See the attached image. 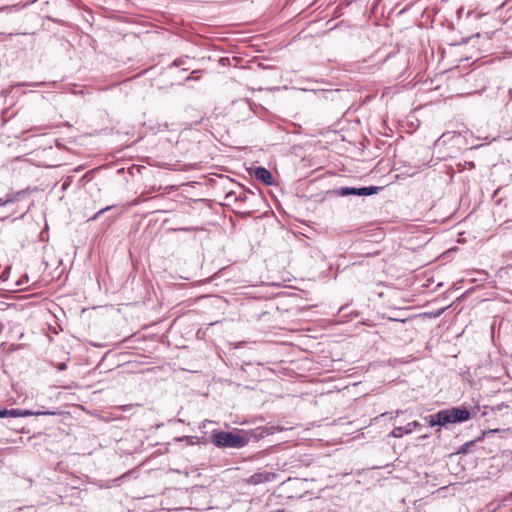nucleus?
I'll return each mask as SVG.
<instances>
[{
  "instance_id": "nucleus-1",
  "label": "nucleus",
  "mask_w": 512,
  "mask_h": 512,
  "mask_svg": "<svg viewBox=\"0 0 512 512\" xmlns=\"http://www.w3.org/2000/svg\"><path fill=\"white\" fill-rule=\"evenodd\" d=\"M471 418L470 411L465 407H452L443 409L426 419L430 426H445L447 424L461 423Z\"/></svg>"
},
{
  "instance_id": "nucleus-2",
  "label": "nucleus",
  "mask_w": 512,
  "mask_h": 512,
  "mask_svg": "<svg viewBox=\"0 0 512 512\" xmlns=\"http://www.w3.org/2000/svg\"><path fill=\"white\" fill-rule=\"evenodd\" d=\"M471 418L470 411L465 407H452L443 409L426 419L430 426H445L447 424L461 423Z\"/></svg>"
},
{
  "instance_id": "nucleus-3",
  "label": "nucleus",
  "mask_w": 512,
  "mask_h": 512,
  "mask_svg": "<svg viewBox=\"0 0 512 512\" xmlns=\"http://www.w3.org/2000/svg\"><path fill=\"white\" fill-rule=\"evenodd\" d=\"M212 443L221 448L240 449L249 443L248 433L243 430L238 433L214 430L211 435Z\"/></svg>"
},
{
  "instance_id": "nucleus-4",
  "label": "nucleus",
  "mask_w": 512,
  "mask_h": 512,
  "mask_svg": "<svg viewBox=\"0 0 512 512\" xmlns=\"http://www.w3.org/2000/svg\"><path fill=\"white\" fill-rule=\"evenodd\" d=\"M380 187L368 186V187H340L335 190V194L338 196H370L376 194Z\"/></svg>"
},
{
  "instance_id": "nucleus-5",
  "label": "nucleus",
  "mask_w": 512,
  "mask_h": 512,
  "mask_svg": "<svg viewBox=\"0 0 512 512\" xmlns=\"http://www.w3.org/2000/svg\"><path fill=\"white\" fill-rule=\"evenodd\" d=\"M2 412L5 414L2 415L4 417H28V416H40V415H55V412L52 411H31V410H22V409H2Z\"/></svg>"
},
{
  "instance_id": "nucleus-6",
  "label": "nucleus",
  "mask_w": 512,
  "mask_h": 512,
  "mask_svg": "<svg viewBox=\"0 0 512 512\" xmlns=\"http://www.w3.org/2000/svg\"><path fill=\"white\" fill-rule=\"evenodd\" d=\"M276 478H277V474L274 472H267V471L257 472L248 478L247 483L251 484V485H258V484H263V483H267V482H272Z\"/></svg>"
},
{
  "instance_id": "nucleus-7",
  "label": "nucleus",
  "mask_w": 512,
  "mask_h": 512,
  "mask_svg": "<svg viewBox=\"0 0 512 512\" xmlns=\"http://www.w3.org/2000/svg\"><path fill=\"white\" fill-rule=\"evenodd\" d=\"M254 177L266 185H271L273 182L271 172L265 167H256L254 170Z\"/></svg>"
},
{
  "instance_id": "nucleus-8",
  "label": "nucleus",
  "mask_w": 512,
  "mask_h": 512,
  "mask_svg": "<svg viewBox=\"0 0 512 512\" xmlns=\"http://www.w3.org/2000/svg\"><path fill=\"white\" fill-rule=\"evenodd\" d=\"M282 429H279V427L275 426H265V427H257L255 430H253V437L260 439L264 438L268 435H272L277 431H281Z\"/></svg>"
},
{
  "instance_id": "nucleus-9",
  "label": "nucleus",
  "mask_w": 512,
  "mask_h": 512,
  "mask_svg": "<svg viewBox=\"0 0 512 512\" xmlns=\"http://www.w3.org/2000/svg\"><path fill=\"white\" fill-rule=\"evenodd\" d=\"M493 94L497 96H501V103L508 104L510 101H512V87H509L507 90H505L502 87H497V90L493 92Z\"/></svg>"
},
{
  "instance_id": "nucleus-10",
  "label": "nucleus",
  "mask_w": 512,
  "mask_h": 512,
  "mask_svg": "<svg viewBox=\"0 0 512 512\" xmlns=\"http://www.w3.org/2000/svg\"><path fill=\"white\" fill-rule=\"evenodd\" d=\"M405 426L402 427V426H398V427H395L389 434V436L391 437H394V438H401L403 435H405Z\"/></svg>"
},
{
  "instance_id": "nucleus-11",
  "label": "nucleus",
  "mask_w": 512,
  "mask_h": 512,
  "mask_svg": "<svg viewBox=\"0 0 512 512\" xmlns=\"http://www.w3.org/2000/svg\"><path fill=\"white\" fill-rule=\"evenodd\" d=\"M420 423L418 421H412L410 423H408L406 426H405V433L406 434H410L412 433V431L417 428V427H420Z\"/></svg>"
},
{
  "instance_id": "nucleus-12",
  "label": "nucleus",
  "mask_w": 512,
  "mask_h": 512,
  "mask_svg": "<svg viewBox=\"0 0 512 512\" xmlns=\"http://www.w3.org/2000/svg\"><path fill=\"white\" fill-rule=\"evenodd\" d=\"M188 60V56L180 57L172 62V64L169 66V68L172 67H179L184 64H186V61Z\"/></svg>"
},
{
  "instance_id": "nucleus-13",
  "label": "nucleus",
  "mask_w": 512,
  "mask_h": 512,
  "mask_svg": "<svg viewBox=\"0 0 512 512\" xmlns=\"http://www.w3.org/2000/svg\"><path fill=\"white\" fill-rule=\"evenodd\" d=\"M114 207H115L114 205H111V206H107L105 208L100 209L95 215H93L92 217L89 218V221H94V220L98 219L100 215L111 210Z\"/></svg>"
},
{
  "instance_id": "nucleus-14",
  "label": "nucleus",
  "mask_w": 512,
  "mask_h": 512,
  "mask_svg": "<svg viewBox=\"0 0 512 512\" xmlns=\"http://www.w3.org/2000/svg\"><path fill=\"white\" fill-rule=\"evenodd\" d=\"M507 407H508V405H506L504 403L497 404V405L492 407V411L493 412L501 411L503 408H507Z\"/></svg>"
},
{
  "instance_id": "nucleus-15",
  "label": "nucleus",
  "mask_w": 512,
  "mask_h": 512,
  "mask_svg": "<svg viewBox=\"0 0 512 512\" xmlns=\"http://www.w3.org/2000/svg\"><path fill=\"white\" fill-rule=\"evenodd\" d=\"M13 201H14V197H12L11 195H8L5 200L0 198V206L1 205H5V204L10 203V202H13Z\"/></svg>"
},
{
  "instance_id": "nucleus-16",
  "label": "nucleus",
  "mask_w": 512,
  "mask_h": 512,
  "mask_svg": "<svg viewBox=\"0 0 512 512\" xmlns=\"http://www.w3.org/2000/svg\"><path fill=\"white\" fill-rule=\"evenodd\" d=\"M46 128H47L46 126H44V127H42V126L41 127H33L30 130H28V131H24L23 134L28 133L30 131L40 132L42 130H45Z\"/></svg>"
},
{
  "instance_id": "nucleus-17",
  "label": "nucleus",
  "mask_w": 512,
  "mask_h": 512,
  "mask_svg": "<svg viewBox=\"0 0 512 512\" xmlns=\"http://www.w3.org/2000/svg\"><path fill=\"white\" fill-rule=\"evenodd\" d=\"M199 72H200L199 70H194V71H192V72H191V74H190L188 77H186V79H185V80H186V81H189V80H195V79H197V77H195V75H194V74L199 73Z\"/></svg>"
},
{
  "instance_id": "nucleus-18",
  "label": "nucleus",
  "mask_w": 512,
  "mask_h": 512,
  "mask_svg": "<svg viewBox=\"0 0 512 512\" xmlns=\"http://www.w3.org/2000/svg\"><path fill=\"white\" fill-rule=\"evenodd\" d=\"M481 36H482L481 34L477 33L476 35L463 40V43H469V42L473 41L475 38H480Z\"/></svg>"
},
{
  "instance_id": "nucleus-19",
  "label": "nucleus",
  "mask_w": 512,
  "mask_h": 512,
  "mask_svg": "<svg viewBox=\"0 0 512 512\" xmlns=\"http://www.w3.org/2000/svg\"><path fill=\"white\" fill-rule=\"evenodd\" d=\"M237 200L239 201H246L247 200V194L245 192L240 193L237 197Z\"/></svg>"
},
{
  "instance_id": "nucleus-20",
  "label": "nucleus",
  "mask_w": 512,
  "mask_h": 512,
  "mask_svg": "<svg viewBox=\"0 0 512 512\" xmlns=\"http://www.w3.org/2000/svg\"><path fill=\"white\" fill-rule=\"evenodd\" d=\"M67 368V364L62 362V363H59L58 365V369L59 370H65Z\"/></svg>"
},
{
  "instance_id": "nucleus-21",
  "label": "nucleus",
  "mask_w": 512,
  "mask_h": 512,
  "mask_svg": "<svg viewBox=\"0 0 512 512\" xmlns=\"http://www.w3.org/2000/svg\"><path fill=\"white\" fill-rule=\"evenodd\" d=\"M443 311H444V309H443V308H442V309H439L438 311H435L434 316H435V317L440 316V315L443 313Z\"/></svg>"
},
{
  "instance_id": "nucleus-22",
  "label": "nucleus",
  "mask_w": 512,
  "mask_h": 512,
  "mask_svg": "<svg viewBox=\"0 0 512 512\" xmlns=\"http://www.w3.org/2000/svg\"><path fill=\"white\" fill-rule=\"evenodd\" d=\"M352 2V0H340V4H346L349 5Z\"/></svg>"
},
{
  "instance_id": "nucleus-23",
  "label": "nucleus",
  "mask_w": 512,
  "mask_h": 512,
  "mask_svg": "<svg viewBox=\"0 0 512 512\" xmlns=\"http://www.w3.org/2000/svg\"><path fill=\"white\" fill-rule=\"evenodd\" d=\"M43 85H44V82H38V83L31 84V86H34V87H39V86H43Z\"/></svg>"
},
{
  "instance_id": "nucleus-24",
  "label": "nucleus",
  "mask_w": 512,
  "mask_h": 512,
  "mask_svg": "<svg viewBox=\"0 0 512 512\" xmlns=\"http://www.w3.org/2000/svg\"><path fill=\"white\" fill-rule=\"evenodd\" d=\"M3 414H5V412H2V409H0V418H2Z\"/></svg>"
},
{
  "instance_id": "nucleus-25",
  "label": "nucleus",
  "mask_w": 512,
  "mask_h": 512,
  "mask_svg": "<svg viewBox=\"0 0 512 512\" xmlns=\"http://www.w3.org/2000/svg\"><path fill=\"white\" fill-rule=\"evenodd\" d=\"M63 189H66L67 188V185L64 183L63 186H62Z\"/></svg>"
},
{
  "instance_id": "nucleus-26",
  "label": "nucleus",
  "mask_w": 512,
  "mask_h": 512,
  "mask_svg": "<svg viewBox=\"0 0 512 512\" xmlns=\"http://www.w3.org/2000/svg\"><path fill=\"white\" fill-rule=\"evenodd\" d=\"M400 413H401V411H400V410H397V411H396V415H397V416H398Z\"/></svg>"
}]
</instances>
